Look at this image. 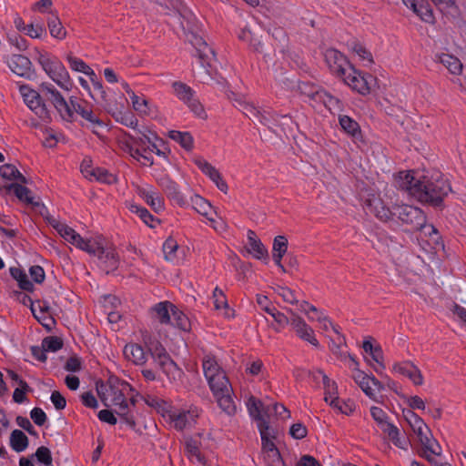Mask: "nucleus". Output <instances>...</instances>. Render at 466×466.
I'll return each instance as SVG.
<instances>
[{
    "label": "nucleus",
    "mask_w": 466,
    "mask_h": 466,
    "mask_svg": "<svg viewBox=\"0 0 466 466\" xmlns=\"http://www.w3.org/2000/svg\"><path fill=\"white\" fill-rule=\"evenodd\" d=\"M418 186V200L434 208H441L444 198L451 192L449 180L439 171L433 172L431 176H422L421 183Z\"/></svg>",
    "instance_id": "1"
},
{
    "label": "nucleus",
    "mask_w": 466,
    "mask_h": 466,
    "mask_svg": "<svg viewBox=\"0 0 466 466\" xmlns=\"http://www.w3.org/2000/svg\"><path fill=\"white\" fill-rule=\"evenodd\" d=\"M143 340L151 357L169 380H175L181 377L183 373L182 370L171 359L170 355L158 340L152 339L150 335H144Z\"/></svg>",
    "instance_id": "2"
},
{
    "label": "nucleus",
    "mask_w": 466,
    "mask_h": 466,
    "mask_svg": "<svg viewBox=\"0 0 466 466\" xmlns=\"http://www.w3.org/2000/svg\"><path fill=\"white\" fill-rule=\"evenodd\" d=\"M393 215L408 227L406 229L408 231L427 228L438 235V229L433 225H427V217L419 208L410 205L397 206L394 207Z\"/></svg>",
    "instance_id": "3"
},
{
    "label": "nucleus",
    "mask_w": 466,
    "mask_h": 466,
    "mask_svg": "<svg viewBox=\"0 0 466 466\" xmlns=\"http://www.w3.org/2000/svg\"><path fill=\"white\" fill-rule=\"evenodd\" d=\"M35 53L37 54L38 63L52 80L61 88L70 90L72 87L70 76L61 61L55 56L51 57L46 53H41L37 48H35Z\"/></svg>",
    "instance_id": "4"
},
{
    "label": "nucleus",
    "mask_w": 466,
    "mask_h": 466,
    "mask_svg": "<svg viewBox=\"0 0 466 466\" xmlns=\"http://www.w3.org/2000/svg\"><path fill=\"white\" fill-rule=\"evenodd\" d=\"M40 91L44 97L52 103L64 120L73 121V110L69 106L68 102L54 86L48 83H43L40 86Z\"/></svg>",
    "instance_id": "5"
},
{
    "label": "nucleus",
    "mask_w": 466,
    "mask_h": 466,
    "mask_svg": "<svg viewBox=\"0 0 466 466\" xmlns=\"http://www.w3.org/2000/svg\"><path fill=\"white\" fill-rule=\"evenodd\" d=\"M350 67L351 72L343 77L345 84L360 95L366 96L370 94L371 85L376 80L374 76L368 73L362 74L351 65H350Z\"/></svg>",
    "instance_id": "6"
},
{
    "label": "nucleus",
    "mask_w": 466,
    "mask_h": 466,
    "mask_svg": "<svg viewBox=\"0 0 466 466\" xmlns=\"http://www.w3.org/2000/svg\"><path fill=\"white\" fill-rule=\"evenodd\" d=\"M23 96L25 103L36 116L45 122L51 121V116L44 102L43 94L41 95L35 90L30 89L27 93H24Z\"/></svg>",
    "instance_id": "7"
},
{
    "label": "nucleus",
    "mask_w": 466,
    "mask_h": 466,
    "mask_svg": "<svg viewBox=\"0 0 466 466\" xmlns=\"http://www.w3.org/2000/svg\"><path fill=\"white\" fill-rule=\"evenodd\" d=\"M190 42L196 49L201 66L205 68L206 72L210 75L208 67L211 66L210 62L215 57L214 50L198 35H193Z\"/></svg>",
    "instance_id": "8"
},
{
    "label": "nucleus",
    "mask_w": 466,
    "mask_h": 466,
    "mask_svg": "<svg viewBox=\"0 0 466 466\" xmlns=\"http://www.w3.org/2000/svg\"><path fill=\"white\" fill-rule=\"evenodd\" d=\"M8 66L15 75L30 80L35 76V71L32 66V63L25 56L13 55Z\"/></svg>",
    "instance_id": "9"
},
{
    "label": "nucleus",
    "mask_w": 466,
    "mask_h": 466,
    "mask_svg": "<svg viewBox=\"0 0 466 466\" xmlns=\"http://www.w3.org/2000/svg\"><path fill=\"white\" fill-rule=\"evenodd\" d=\"M325 61L330 71L342 77L346 75L345 66L349 64L346 56L334 48H329L324 53Z\"/></svg>",
    "instance_id": "10"
},
{
    "label": "nucleus",
    "mask_w": 466,
    "mask_h": 466,
    "mask_svg": "<svg viewBox=\"0 0 466 466\" xmlns=\"http://www.w3.org/2000/svg\"><path fill=\"white\" fill-rule=\"evenodd\" d=\"M168 416L174 428L177 431H183L196 422L199 413L197 408H192L188 410L171 411Z\"/></svg>",
    "instance_id": "11"
},
{
    "label": "nucleus",
    "mask_w": 466,
    "mask_h": 466,
    "mask_svg": "<svg viewBox=\"0 0 466 466\" xmlns=\"http://www.w3.org/2000/svg\"><path fill=\"white\" fill-rule=\"evenodd\" d=\"M421 183V178L416 179L411 171H400L395 177V184L399 189L408 192L418 199L419 197V184Z\"/></svg>",
    "instance_id": "12"
},
{
    "label": "nucleus",
    "mask_w": 466,
    "mask_h": 466,
    "mask_svg": "<svg viewBox=\"0 0 466 466\" xmlns=\"http://www.w3.org/2000/svg\"><path fill=\"white\" fill-rule=\"evenodd\" d=\"M291 314L290 325L296 331V334L303 340L308 341L311 345L318 347L319 341L314 336V330L309 327L302 318L296 315L291 309L289 310Z\"/></svg>",
    "instance_id": "13"
},
{
    "label": "nucleus",
    "mask_w": 466,
    "mask_h": 466,
    "mask_svg": "<svg viewBox=\"0 0 466 466\" xmlns=\"http://www.w3.org/2000/svg\"><path fill=\"white\" fill-rule=\"evenodd\" d=\"M196 166L205 174L207 175L218 187V188L227 193L228 187L227 182L222 178L219 171L213 167L210 163L205 160L202 157H198L194 160Z\"/></svg>",
    "instance_id": "14"
},
{
    "label": "nucleus",
    "mask_w": 466,
    "mask_h": 466,
    "mask_svg": "<svg viewBox=\"0 0 466 466\" xmlns=\"http://www.w3.org/2000/svg\"><path fill=\"white\" fill-rule=\"evenodd\" d=\"M158 185L174 204L181 208L187 205V201L183 194L179 191L177 184L168 176L160 177L158 179Z\"/></svg>",
    "instance_id": "15"
},
{
    "label": "nucleus",
    "mask_w": 466,
    "mask_h": 466,
    "mask_svg": "<svg viewBox=\"0 0 466 466\" xmlns=\"http://www.w3.org/2000/svg\"><path fill=\"white\" fill-rule=\"evenodd\" d=\"M248 409L250 416L257 421L258 429L269 425L265 418V415L268 416V407L265 408L259 400L250 397L248 401Z\"/></svg>",
    "instance_id": "16"
},
{
    "label": "nucleus",
    "mask_w": 466,
    "mask_h": 466,
    "mask_svg": "<svg viewBox=\"0 0 466 466\" xmlns=\"http://www.w3.org/2000/svg\"><path fill=\"white\" fill-rule=\"evenodd\" d=\"M247 250L257 259H268V253L260 239L256 236L253 230L248 231V245Z\"/></svg>",
    "instance_id": "17"
},
{
    "label": "nucleus",
    "mask_w": 466,
    "mask_h": 466,
    "mask_svg": "<svg viewBox=\"0 0 466 466\" xmlns=\"http://www.w3.org/2000/svg\"><path fill=\"white\" fill-rule=\"evenodd\" d=\"M394 370L408 377L417 386L423 383V377L420 370L410 361L395 364Z\"/></svg>",
    "instance_id": "18"
},
{
    "label": "nucleus",
    "mask_w": 466,
    "mask_h": 466,
    "mask_svg": "<svg viewBox=\"0 0 466 466\" xmlns=\"http://www.w3.org/2000/svg\"><path fill=\"white\" fill-rule=\"evenodd\" d=\"M138 195L153 209L154 212L160 213L164 211L165 200L160 194L155 191H148L145 188H140L138 190Z\"/></svg>",
    "instance_id": "19"
},
{
    "label": "nucleus",
    "mask_w": 466,
    "mask_h": 466,
    "mask_svg": "<svg viewBox=\"0 0 466 466\" xmlns=\"http://www.w3.org/2000/svg\"><path fill=\"white\" fill-rule=\"evenodd\" d=\"M339 123L341 128L350 135L355 142L363 141L360 127L357 121L346 115L339 116Z\"/></svg>",
    "instance_id": "20"
},
{
    "label": "nucleus",
    "mask_w": 466,
    "mask_h": 466,
    "mask_svg": "<svg viewBox=\"0 0 466 466\" xmlns=\"http://www.w3.org/2000/svg\"><path fill=\"white\" fill-rule=\"evenodd\" d=\"M5 188L8 193L13 191L19 200L25 202L28 205H32L33 207L39 206V202L35 201L34 198L30 196L31 190L28 187L18 183H11L5 186Z\"/></svg>",
    "instance_id": "21"
},
{
    "label": "nucleus",
    "mask_w": 466,
    "mask_h": 466,
    "mask_svg": "<svg viewBox=\"0 0 466 466\" xmlns=\"http://www.w3.org/2000/svg\"><path fill=\"white\" fill-rule=\"evenodd\" d=\"M312 98L315 101L321 102L329 111L335 109L341 111L343 103L340 99L333 96L331 94L324 90L317 91L313 94Z\"/></svg>",
    "instance_id": "22"
},
{
    "label": "nucleus",
    "mask_w": 466,
    "mask_h": 466,
    "mask_svg": "<svg viewBox=\"0 0 466 466\" xmlns=\"http://www.w3.org/2000/svg\"><path fill=\"white\" fill-rule=\"evenodd\" d=\"M214 396L231 390L229 380L225 372H218L213 379L208 380Z\"/></svg>",
    "instance_id": "23"
},
{
    "label": "nucleus",
    "mask_w": 466,
    "mask_h": 466,
    "mask_svg": "<svg viewBox=\"0 0 466 466\" xmlns=\"http://www.w3.org/2000/svg\"><path fill=\"white\" fill-rule=\"evenodd\" d=\"M124 354L137 365H143L147 362L144 348L138 344H127L124 348Z\"/></svg>",
    "instance_id": "24"
},
{
    "label": "nucleus",
    "mask_w": 466,
    "mask_h": 466,
    "mask_svg": "<svg viewBox=\"0 0 466 466\" xmlns=\"http://www.w3.org/2000/svg\"><path fill=\"white\" fill-rule=\"evenodd\" d=\"M436 60L442 64L452 75H460L462 71V64L459 58L450 54L436 55Z\"/></svg>",
    "instance_id": "25"
},
{
    "label": "nucleus",
    "mask_w": 466,
    "mask_h": 466,
    "mask_svg": "<svg viewBox=\"0 0 466 466\" xmlns=\"http://www.w3.org/2000/svg\"><path fill=\"white\" fill-rule=\"evenodd\" d=\"M175 307L169 301L159 302L152 308L154 317L158 319L161 324L171 322L172 308Z\"/></svg>",
    "instance_id": "26"
},
{
    "label": "nucleus",
    "mask_w": 466,
    "mask_h": 466,
    "mask_svg": "<svg viewBox=\"0 0 466 466\" xmlns=\"http://www.w3.org/2000/svg\"><path fill=\"white\" fill-rule=\"evenodd\" d=\"M132 213L137 214L140 219L149 228H155L160 224V219L154 217L146 208L132 204L129 207Z\"/></svg>",
    "instance_id": "27"
},
{
    "label": "nucleus",
    "mask_w": 466,
    "mask_h": 466,
    "mask_svg": "<svg viewBox=\"0 0 466 466\" xmlns=\"http://www.w3.org/2000/svg\"><path fill=\"white\" fill-rule=\"evenodd\" d=\"M46 22H47L49 33L53 37H55L58 40H63L66 38V30L63 26L57 15L51 13L50 16L47 18Z\"/></svg>",
    "instance_id": "28"
},
{
    "label": "nucleus",
    "mask_w": 466,
    "mask_h": 466,
    "mask_svg": "<svg viewBox=\"0 0 466 466\" xmlns=\"http://www.w3.org/2000/svg\"><path fill=\"white\" fill-rule=\"evenodd\" d=\"M381 431L388 435V438L392 441V443L400 448L405 449L408 440L406 438L400 437L399 429L390 422L384 423L383 427H380Z\"/></svg>",
    "instance_id": "29"
},
{
    "label": "nucleus",
    "mask_w": 466,
    "mask_h": 466,
    "mask_svg": "<svg viewBox=\"0 0 466 466\" xmlns=\"http://www.w3.org/2000/svg\"><path fill=\"white\" fill-rule=\"evenodd\" d=\"M105 242L106 240L102 237L86 239L83 250L102 259L105 253Z\"/></svg>",
    "instance_id": "30"
},
{
    "label": "nucleus",
    "mask_w": 466,
    "mask_h": 466,
    "mask_svg": "<svg viewBox=\"0 0 466 466\" xmlns=\"http://www.w3.org/2000/svg\"><path fill=\"white\" fill-rule=\"evenodd\" d=\"M258 431L261 437L262 454L277 450L278 448L273 441L276 436L271 432L269 425L262 426Z\"/></svg>",
    "instance_id": "31"
},
{
    "label": "nucleus",
    "mask_w": 466,
    "mask_h": 466,
    "mask_svg": "<svg viewBox=\"0 0 466 466\" xmlns=\"http://www.w3.org/2000/svg\"><path fill=\"white\" fill-rule=\"evenodd\" d=\"M9 442L15 451L22 452L28 447L29 440L21 430H14L10 434Z\"/></svg>",
    "instance_id": "32"
},
{
    "label": "nucleus",
    "mask_w": 466,
    "mask_h": 466,
    "mask_svg": "<svg viewBox=\"0 0 466 466\" xmlns=\"http://www.w3.org/2000/svg\"><path fill=\"white\" fill-rule=\"evenodd\" d=\"M202 368L207 380L213 379L218 372H225L218 364L214 356L207 355L202 361Z\"/></svg>",
    "instance_id": "33"
},
{
    "label": "nucleus",
    "mask_w": 466,
    "mask_h": 466,
    "mask_svg": "<svg viewBox=\"0 0 466 466\" xmlns=\"http://www.w3.org/2000/svg\"><path fill=\"white\" fill-rule=\"evenodd\" d=\"M75 113L80 115L84 119L88 121L92 126L103 127L104 122L99 119L92 111L86 101H83L81 105H76Z\"/></svg>",
    "instance_id": "34"
},
{
    "label": "nucleus",
    "mask_w": 466,
    "mask_h": 466,
    "mask_svg": "<svg viewBox=\"0 0 466 466\" xmlns=\"http://www.w3.org/2000/svg\"><path fill=\"white\" fill-rule=\"evenodd\" d=\"M424 430L431 432L429 427L424 423V425L418 426L414 428L413 431L417 435L420 444L423 447V450L425 451H430L432 454H435L437 456L441 455V451H437L431 445V440L430 437L424 432Z\"/></svg>",
    "instance_id": "35"
},
{
    "label": "nucleus",
    "mask_w": 466,
    "mask_h": 466,
    "mask_svg": "<svg viewBox=\"0 0 466 466\" xmlns=\"http://www.w3.org/2000/svg\"><path fill=\"white\" fill-rule=\"evenodd\" d=\"M10 275L18 282V287L27 292L34 290V284L29 280L27 275L19 268L12 267L9 268Z\"/></svg>",
    "instance_id": "36"
},
{
    "label": "nucleus",
    "mask_w": 466,
    "mask_h": 466,
    "mask_svg": "<svg viewBox=\"0 0 466 466\" xmlns=\"http://www.w3.org/2000/svg\"><path fill=\"white\" fill-rule=\"evenodd\" d=\"M168 137L177 142L187 151H191L194 147V139L189 132L171 130Z\"/></svg>",
    "instance_id": "37"
},
{
    "label": "nucleus",
    "mask_w": 466,
    "mask_h": 466,
    "mask_svg": "<svg viewBox=\"0 0 466 466\" xmlns=\"http://www.w3.org/2000/svg\"><path fill=\"white\" fill-rule=\"evenodd\" d=\"M170 323L183 331H189L191 329V323L189 319L177 307L172 308V316Z\"/></svg>",
    "instance_id": "38"
},
{
    "label": "nucleus",
    "mask_w": 466,
    "mask_h": 466,
    "mask_svg": "<svg viewBox=\"0 0 466 466\" xmlns=\"http://www.w3.org/2000/svg\"><path fill=\"white\" fill-rule=\"evenodd\" d=\"M254 121H258L269 130L274 131V127L278 125V115L273 111L259 109V114L256 116Z\"/></svg>",
    "instance_id": "39"
},
{
    "label": "nucleus",
    "mask_w": 466,
    "mask_h": 466,
    "mask_svg": "<svg viewBox=\"0 0 466 466\" xmlns=\"http://www.w3.org/2000/svg\"><path fill=\"white\" fill-rule=\"evenodd\" d=\"M106 110H107L108 113H110L112 115V116L115 118V120L116 122H119L122 125H124L126 127H131V128H134V129L137 126V118L136 117V116L132 112H130V111L112 112L107 107H106Z\"/></svg>",
    "instance_id": "40"
},
{
    "label": "nucleus",
    "mask_w": 466,
    "mask_h": 466,
    "mask_svg": "<svg viewBox=\"0 0 466 466\" xmlns=\"http://www.w3.org/2000/svg\"><path fill=\"white\" fill-rule=\"evenodd\" d=\"M90 172V179L94 178L98 182L108 185L114 184L117 181L116 177L104 167H96L92 168Z\"/></svg>",
    "instance_id": "41"
},
{
    "label": "nucleus",
    "mask_w": 466,
    "mask_h": 466,
    "mask_svg": "<svg viewBox=\"0 0 466 466\" xmlns=\"http://www.w3.org/2000/svg\"><path fill=\"white\" fill-rule=\"evenodd\" d=\"M319 375H321L322 383L324 387V400L329 402L335 397L338 396V386L337 383L331 380L321 370H319Z\"/></svg>",
    "instance_id": "42"
},
{
    "label": "nucleus",
    "mask_w": 466,
    "mask_h": 466,
    "mask_svg": "<svg viewBox=\"0 0 466 466\" xmlns=\"http://www.w3.org/2000/svg\"><path fill=\"white\" fill-rule=\"evenodd\" d=\"M172 87L176 96L184 103H187L195 95V91L189 86L180 81H175Z\"/></svg>",
    "instance_id": "43"
},
{
    "label": "nucleus",
    "mask_w": 466,
    "mask_h": 466,
    "mask_svg": "<svg viewBox=\"0 0 466 466\" xmlns=\"http://www.w3.org/2000/svg\"><path fill=\"white\" fill-rule=\"evenodd\" d=\"M115 407V412L120 417V419L131 429H135L137 424L133 414L129 410L128 402L127 401Z\"/></svg>",
    "instance_id": "44"
},
{
    "label": "nucleus",
    "mask_w": 466,
    "mask_h": 466,
    "mask_svg": "<svg viewBox=\"0 0 466 466\" xmlns=\"http://www.w3.org/2000/svg\"><path fill=\"white\" fill-rule=\"evenodd\" d=\"M218 406L228 415H232L236 411L234 400L230 396V391L223 392V394L215 395Z\"/></svg>",
    "instance_id": "45"
},
{
    "label": "nucleus",
    "mask_w": 466,
    "mask_h": 466,
    "mask_svg": "<svg viewBox=\"0 0 466 466\" xmlns=\"http://www.w3.org/2000/svg\"><path fill=\"white\" fill-rule=\"evenodd\" d=\"M354 380L360 385V387L367 396L376 400L375 393L373 392V390L370 386V380L369 375L365 374L360 370H358V372L354 375Z\"/></svg>",
    "instance_id": "46"
},
{
    "label": "nucleus",
    "mask_w": 466,
    "mask_h": 466,
    "mask_svg": "<svg viewBox=\"0 0 466 466\" xmlns=\"http://www.w3.org/2000/svg\"><path fill=\"white\" fill-rule=\"evenodd\" d=\"M411 10L420 17V19L426 23H434L435 17L432 9L428 4L424 5V2H419L415 8Z\"/></svg>",
    "instance_id": "47"
},
{
    "label": "nucleus",
    "mask_w": 466,
    "mask_h": 466,
    "mask_svg": "<svg viewBox=\"0 0 466 466\" xmlns=\"http://www.w3.org/2000/svg\"><path fill=\"white\" fill-rule=\"evenodd\" d=\"M329 405L332 408L337 409L340 413L345 414V415L351 414L356 409V405L353 400H348L346 401L341 402L338 396H335L329 401Z\"/></svg>",
    "instance_id": "48"
},
{
    "label": "nucleus",
    "mask_w": 466,
    "mask_h": 466,
    "mask_svg": "<svg viewBox=\"0 0 466 466\" xmlns=\"http://www.w3.org/2000/svg\"><path fill=\"white\" fill-rule=\"evenodd\" d=\"M67 61L72 70L82 72L87 76H96L93 69L87 66L82 59L68 56Z\"/></svg>",
    "instance_id": "49"
},
{
    "label": "nucleus",
    "mask_w": 466,
    "mask_h": 466,
    "mask_svg": "<svg viewBox=\"0 0 466 466\" xmlns=\"http://www.w3.org/2000/svg\"><path fill=\"white\" fill-rule=\"evenodd\" d=\"M192 205L194 209L202 216L208 217V211L211 208L210 203L199 195H195L192 198Z\"/></svg>",
    "instance_id": "50"
},
{
    "label": "nucleus",
    "mask_w": 466,
    "mask_h": 466,
    "mask_svg": "<svg viewBox=\"0 0 466 466\" xmlns=\"http://www.w3.org/2000/svg\"><path fill=\"white\" fill-rule=\"evenodd\" d=\"M44 350L47 351H57L63 348V339L56 336L46 337L42 340Z\"/></svg>",
    "instance_id": "51"
},
{
    "label": "nucleus",
    "mask_w": 466,
    "mask_h": 466,
    "mask_svg": "<svg viewBox=\"0 0 466 466\" xmlns=\"http://www.w3.org/2000/svg\"><path fill=\"white\" fill-rule=\"evenodd\" d=\"M394 208L390 209L383 205V202L379 200L378 203L374 206V213L377 218L380 220L388 221L391 219L395 215H393Z\"/></svg>",
    "instance_id": "52"
},
{
    "label": "nucleus",
    "mask_w": 466,
    "mask_h": 466,
    "mask_svg": "<svg viewBox=\"0 0 466 466\" xmlns=\"http://www.w3.org/2000/svg\"><path fill=\"white\" fill-rule=\"evenodd\" d=\"M263 460L268 466H285L279 449L263 454Z\"/></svg>",
    "instance_id": "53"
},
{
    "label": "nucleus",
    "mask_w": 466,
    "mask_h": 466,
    "mask_svg": "<svg viewBox=\"0 0 466 466\" xmlns=\"http://www.w3.org/2000/svg\"><path fill=\"white\" fill-rule=\"evenodd\" d=\"M178 245L174 238H167L163 244V252L165 255V258L168 261H172L176 257V251Z\"/></svg>",
    "instance_id": "54"
},
{
    "label": "nucleus",
    "mask_w": 466,
    "mask_h": 466,
    "mask_svg": "<svg viewBox=\"0 0 466 466\" xmlns=\"http://www.w3.org/2000/svg\"><path fill=\"white\" fill-rule=\"evenodd\" d=\"M96 76H91V82L94 89V94H91L94 99L100 98L103 102H105V106H107V99H106V92L104 89L103 84L101 81L95 79Z\"/></svg>",
    "instance_id": "55"
},
{
    "label": "nucleus",
    "mask_w": 466,
    "mask_h": 466,
    "mask_svg": "<svg viewBox=\"0 0 466 466\" xmlns=\"http://www.w3.org/2000/svg\"><path fill=\"white\" fill-rule=\"evenodd\" d=\"M351 50L356 53L361 60L367 61L370 65L374 63L372 54L360 43L354 42Z\"/></svg>",
    "instance_id": "56"
},
{
    "label": "nucleus",
    "mask_w": 466,
    "mask_h": 466,
    "mask_svg": "<svg viewBox=\"0 0 466 466\" xmlns=\"http://www.w3.org/2000/svg\"><path fill=\"white\" fill-rule=\"evenodd\" d=\"M32 457H35L36 461L44 465L53 462L51 451L46 446L38 447L35 453L33 454Z\"/></svg>",
    "instance_id": "57"
},
{
    "label": "nucleus",
    "mask_w": 466,
    "mask_h": 466,
    "mask_svg": "<svg viewBox=\"0 0 466 466\" xmlns=\"http://www.w3.org/2000/svg\"><path fill=\"white\" fill-rule=\"evenodd\" d=\"M25 34L31 38H42L46 35V30L42 24H33L26 25Z\"/></svg>",
    "instance_id": "58"
},
{
    "label": "nucleus",
    "mask_w": 466,
    "mask_h": 466,
    "mask_svg": "<svg viewBox=\"0 0 466 466\" xmlns=\"http://www.w3.org/2000/svg\"><path fill=\"white\" fill-rule=\"evenodd\" d=\"M188 108L199 118L206 119L208 115L202 104L194 96L186 103Z\"/></svg>",
    "instance_id": "59"
},
{
    "label": "nucleus",
    "mask_w": 466,
    "mask_h": 466,
    "mask_svg": "<svg viewBox=\"0 0 466 466\" xmlns=\"http://www.w3.org/2000/svg\"><path fill=\"white\" fill-rule=\"evenodd\" d=\"M403 416L412 431L418 426L424 425L423 420L411 410H403Z\"/></svg>",
    "instance_id": "60"
},
{
    "label": "nucleus",
    "mask_w": 466,
    "mask_h": 466,
    "mask_svg": "<svg viewBox=\"0 0 466 466\" xmlns=\"http://www.w3.org/2000/svg\"><path fill=\"white\" fill-rule=\"evenodd\" d=\"M372 360L377 363L373 369L377 373H380L385 369L383 364V352L380 345L375 346L374 350L370 354Z\"/></svg>",
    "instance_id": "61"
},
{
    "label": "nucleus",
    "mask_w": 466,
    "mask_h": 466,
    "mask_svg": "<svg viewBox=\"0 0 466 466\" xmlns=\"http://www.w3.org/2000/svg\"><path fill=\"white\" fill-rule=\"evenodd\" d=\"M102 259H105V262L108 263L107 267L111 269H115L118 266V256L113 248H107L105 246V253Z\"/></svg>",
    "instance_id": "62"
},
{
    "label": "nucleus",
    "mask_w": 466,
    "mask_h": 466,
    "mask_svg": "<svg viewBox=\"0 0 466 466\" xmlns=\"http://www.w3.org/2000/svg\"><path fill=\"white\" fill-rule=\"evenodd\" d=\"M32 314L47 331L52 330V328L55 325L56 320L49 313L42 315L35 309V313Z\"/></svg>",
    "instance_id": "63"
},
{
    "label": "nucleus",
    "mask_w": 466,
    "mask_h": 466,
    "mask_svg": "<svg viewBox=\"0 0 466 466\" xmlns=\"http://www.w3.org/2000/svg\"><path fill=\"white\" fill-rule=\"evenodd\" d=\"M288 239L285 236H277L273 241L272 252L285 255L288 250Z\"/></svg>",
    "instance_id": "64"
}]
</instances>
